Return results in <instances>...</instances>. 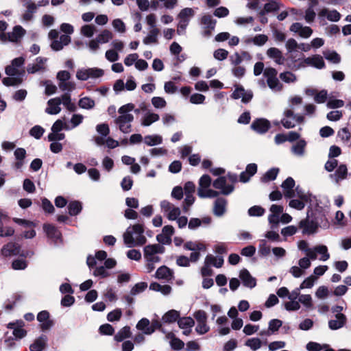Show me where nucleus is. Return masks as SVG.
Returning a JSON list of instances; mask_svg holds the SVG:
<instances>
[{"label":"nucleus","mask_w":351,"mask_h":351,"mask_svg":"<svg viewBox=\"0 0 351 351\" xmlns=\"http://www.w3.org/2000/svg\"><path fill=\"white\" fill-rule=\"evenodd\" d=\"M25 62V58L19 57L14 58L11 64L5 67V73L9 76L3 79L2 82L4 85L16 86L21 83L22 76L25 71L21 69V66Z\"/></svg>","instance_id":"1"},{"label":"nucleus","mask_w":351,"mask_h":351,"mask_svg":"<svg viewBox=\"0 0 351 351\" xmlns=\"http://www.w3.org/2000/svg\"><path fill=\"white\" fill-rule=\"evenodd\" d=\"M134 109V104L132 103L123 105L118 109L119 115L115 118L114 123L119 130L124 134H128L132 131V123L134 117L130 112Z\"/></svg>","instance_id":"2"},{"label":"nucleus","mask_w":351,"mask_h":351,"mask_svg":"<svg viewBox=\"0 0 351 351\" xmlns=\"http://www.w3.org/2000/svg\"><path fill=\"white\" fill-rule=\"evenodd\" d=\"M144 228L141 224H135L127 228L123 234L124 243L128 247L141 246L147 242L143 234Z\"/></svg>","instance_id":"3"},{"label":"nucleus","mask_w":351,"mask_h":351,"mask_svg":"<svg viewBox=\"0 0 351 351\" xmlns=\"http://www.w3.org/2000/svg\"><path fill=\"white\" fill-rule=\"evenodd\" d=\"M304 121V116L294 114L291 108L285 109L283 117L280 120L281 124L286 129L293 128L297 124L303 123Z\"/></svg>","instance_id":"4"},{"label":"nucleus","mask_w":351,"mask_h":351,"mask_svg":"<svg viewBox=\"0 0 351 351\" xmlns=\"http://www.w3.org/2000/svg\"><path fill=\"white\" fill-rule=\"evenodd\" d=\"M211 184V178L208 175L202 176L199 180L197 194L201 198L215 197L219 195L216 191L209 189Z\"/></svg>","instance_id":"5"},{"label":"nucleus","mask_w":351,"mask_h":351,"mask_svg":"<svg viewBox=\"0 0 351 351\" xmlns=\"http://www.w3.org/2000/svg\"><path fill=\"white\" fill-rule=\"evenodd\" d=\"M195 11L193 8H186L179 12L178 15V23L177 27V33L182 35L185 33V30L189 23L190 20L193 17Z\"/></svg>","instance_id":"6"},{"label":"nucleus","mask_w":351,"mask_h":351,"mask_svg":"<svg viewBox=\"0 0 351 351\" xmlns=\"http://www.w3.org/2000/svg\"><path fill=\"white\" fill-rule=\"evenodd\" d=\"M104 71L99 68H81L76 71V78L80 81L94 80L102 77Z\"/></svg>","instance_id":"7"},{"label":"nucleus","mask_w":351,"mask_h":351,"mask_svg":"<svg viewBox=\"0 0 351 351\" xmlns=\"http://www.w3.org/2000/svg\"><path fill=\"white\" fill-rule=\"evenodd\" d=\"M165 252V247L160 244H152L146 245L143 249L144 258L145 261L160 262V258L158 254Z\"/></svg>","instance_id":"8"},{"label":"nucleus","mask_w":351,"mask_h":351,"mask_svg":"<svg viewBox=\"0 0 351 351\" xmlns=\"http://www.w3.org/2000/svg\"><path fill=\"white\" fill-rule=\"evenodd\" d=\"M67 125L62 119H58L54 122L51 128V132L49 134L47 138L49 141H62L65 138V134L62 133L61 131L64 129Z\"/></svg>","instance_id":"9"},{"label":"nucleus","mask_w":351,"mask_h":351,"mask_svg":"<svg viewBox=\"0 0 351 351\" xmlns=\"http://www.w3.org/2000/svg\"><path fill=\"white\" fill-rule=\"evenodd\" d=\"M24 34L25 29L21 26L17 25L14 27L12 32L0 34V40L3 43L7 41L16 43L23 37Z\"/></svg>","instance_id":"10"},{"label":"nucleus","mask_w":351,"mask_h":351,"mask_svg":"<svg viewBox=\"0 0 351 351\" xmlns=\"http://www.w3.org/2000/svg\"><path fill=\"white\" fill-rule=\"evenodd\" d=\"M300 67L313 66L318 69L324 68L325 63L323 58L319 55H313L312 56L302 59L299 64Z\"/></svg>","instance_id":"11"},{"label":"nucleus","mask_w":351,"mask_h":351,"mask_svg":"<svg viewBox=\"0 0 351 351\" xmlns=\"http://www.w3.org/2000/svg\"><path fill=\"white\" fill-rule=\"evenodd\" d=\"M13 221L27 229L23 232V237L25 239H32L36 236L34 228L36 226V223L35 222L19 218H14Z\"/></svg>","instance_id":"12"},{"label":"nucleus","mask_w":351,"mask_h":351,"mask_svg":"<svg viewBox=\"0 0 351 351\" xmlns=\"http://www.w3.org/2000/svg\"><path fill=\"white\" fill-rule=\"evenodd\" d=\"M289 30L301 38H308L313 34V29L308 26H304L301 23H293L289 27Z\"/></svg>","instance_id":"13"},{"label":"nucleus","mask_w":351,"mask_h":351,"mask_svg":"<svg viewBox=\"0 0 351 351\" xmlns=\"http://www.w3.org/2000/svg\"><path fill=\"white\" fill-rule=\"evenodd\" d=\"M173 234L174 228L172 226H165L162 232L156 236V240L162 245H169L171 243V237Z\"/></svg>","instance_id":"14"},{"label":"nucleus","mask_w":351,"mask_h":351,"mask_svg":"<svg viewBox=\"0 0 351 351\" xmlns=\"http://www.w3.org/2000/svg\"><path fill=\"white\" fill-rule=\"evenodd\" d=\"M213 186L215 189L220 190L221 194L226 195L230 194L234 191L233 185L227 184L225 177H219L216 179L213 182Z\"/></svg>","instance_id":"15"},{"label":"nucleus","mask_w":351,"mask_h":351,"mask_svg":"<svg viewBox=\"0 0 351 351\" xmlns=\"http://www.w3.org/2000/svg\"><path fill=\"white\" fill-rule=\"evenodd\" d=\"M253 97V93L250 90H245L241 86L236 87L232 93V97L234 99H241L242 102L248 103Z\"/></svg>","instance_id":"16"},{"label":"nucleus","mask_w":351,"mask_h":351,"mask_svg":"<svg viewBox=\"0 0 351 351\" xmlns=\"http://www.w3.org/2000/svg\"><path fill=\"white\" fill-rule=\"evenodd\" d=\"M25 323L23 320H16L8 324V328L13 330V335L16 338L21 339L26 336L27 332L23 329Z\"/></svg>","instance_id":"17"},{"label":"nucleus","mask_w":351,"mask_h":351,"mask_svg":"<svg viewBox=\"0 0 351 351\" xmlns=\"http://www.w3.org/2000/svg\"><path fill=\"white\" fill-rule=\"evenodd\" d=\"M318 16L321 21L326 18L332 22H337L341 19V14L337 10H329L328 8L322 9L318 13Z\"/></svg>","instance_id":"18"},{"label":"nucleus","mask_w":351,"mask_h":351,"mask_svg":"<svg viewBox=\"0 0 351 351\" xmlns=\"http://www.w3.org/2000/svg\"><path fill=\"white\" fill-rule=\"evenodd\" d=\"M251 128L256 132L263 134L269 129L270 123L265 119H257L252 122Z\"/></svg>","instance_id":"19"},{"label":"nucleus","mask_w":351,"mask_h":351,"mask_svg":"<svg viewBox=\"0 0 351 351\" xmlns=\"http://www.w3.org/2000/svg\"><path fill=\"white\" fill-rule=\"evenodd\" d=\"M61 100L60 97H55L47 101V107L45 112L49 114H58L61 111Z\"/></svg>","instance_id":"20"},{"label":"nucleus","mask_w":351,"mask_h":351,"mask_svg":"<svg viewBox=\"0 0 351 351\" xmlns=\"http://www.w3.org/2000/svg\"><path fill=\"white\" fill-rule=\"evenodd\" d=\"M295 186L294 180L289 177L287 178L282 184L284 195L287 198L295 197V191L293 187Z\"/></svg>","instance_id":"21"},{"label":"nucleus","mask_w":351,"mask_h":351,"mask_svg":"<svg viewBox=\"0 0 351 351\" xmlns=\"http://www.w3.org/2000/svg\"><path fill=\"white\" fill-rule=\"evenodd\" d=\"M239 278H241L243 285L247 287L252 289L256 285V279L252 277L250 272L245 269L241 270Z\"/></svg>","instance_id":"22"},{"label":"nucleus","mask_w":351,"mask_h":351,"mask_svg":"<svg viewBox=\"0 0 351 351\" xmlns=\"http://www.w3.org/2000/svg\"><path fill=\"white\" fill-rule=\"evenodd\" d=\"M37 319L40 323V328L43 330L49 329L53 324L49 319V313L46 311L40 312L37 315Z\"/></svg>","instance_id":"23"},{"label":"nucleus","mask_w":351,"mask_h":351,"mask_svg":"<svg viewBox=\"0 0 351 351\" xmlns=\"http://www.w3.org/2000/svg\"><path fill=\"white\" fill-rule=\"evenodd\" d=\"M267 56L272 59L278 64H283L285 63V58L280 49L276 47H271L267 50Z\"/></svg>","instance_id":"24"},{"label":"nucleus","mask_w":351,"mask_h":351,"mask_svg":"<svg viewBox=\"0 0 351 351\" xmlns=\"http://www.w3.org/2000/svg\"><path fill=\"white\" fill-rule=\"evenodd\" d=\"M47 59L45 58L38 57L36 61L31 64H29L27 71L29 73H34L36 72L43 71L45 69V64Z\"/></svg>","instance_id":"25"},{"label":"nucleus","mask_w":351,"mask_h":351,"mask_svg":"<svg viewBox=\"0 0 351 351\" xmlns=\"http://www.w3.org/2000/svg\"><path fill=\"white\" fill-rule=\"evenodd\" d=\"M300 227L302 228V233L304 234H311L316 232L317 225L313 221L308 219H303L300 222Z\"/></svg>","instance_id":"26"},{"label":"nucleus","mask_w":351,"mask_h":351,"mask_svg":"<svg viewBox=\"0 0 351 351\" xmlns=\"http://www.w3.org/2000/svg\"><path fill=\"white\" fill-rule=\"evenodd\" d=\"M71 42V37L69 35L63 34L61 35L59 39H56L52 41L51 44V47L52 49L55 51H60L63 49V47Z\"/></svg>","instance_id":"27"},{"label":"nucleus","mask_w":351,"mask_h":351,"mask_svg":"<svg viewBox=\"0 0 351 351\" xmlns=\"http://www.w3.org/2000/svg\"><path fill=\"white\" fill-rule=\"evenodd\" d=\"M262 1H265V5L264 10L260 12L261 16L264 15L265 12L278 11L281 8V3L278 0H262Z\"/></svg>","instance_id":"28"},{"label":"nucleus","mask_w":351,"mask_h":351,"mask_svg":"<svg viewBox=\"0 0 351 351\" xmlns=\"http://www.w3.org/2000/svg\"><path fill=\"white\" fill-rule=\"evenodd\" d=\"M19 254L20 247L14 243H9L1 249V254L4 256H12Z\"/></svg>","instance_id":"29"},{"label":"nucleus","mask_w":351,"mask_h":351,"mask_svg":"<svg viewBox=\"0 0 351 351\" xmlns=\"http://www.w3.org/2000/svg\"><path fill=\"white\" fill-rule=\"evenodd\" d=\"M160 119L158 114L152 111L147 112L141 118V123L143 126L148 127L152 123L158 121Z\"/></svg>","instance_id":"30"},{"label":"nucleus","mask_w":351,"mask_h":351,"mask_svg":"<svg viewBox=\"0 0 351 351\" xmlns=\"http://www.w3.org/2000/svg\"><path fill=\"white\" fill-rule=\"evenodd\" d=\"M306 142L304 139H300L293 144L291 148V153L298 157H302L305 154Z\"/></svg>","instance_id":"31"},{"label":"nucleus","mask_w":351,"mask_h":351,"mask_svg":"<svg viewBox=\"0 0 351 351\" xmlns=\"http://www.w3.org/2000/svg\"><path fill=\"white\" fill-rule=\"evenodd\" d=\"M348 176V169L346 165H340L336 169L334 174L330 175V178L335 180L336 183L345 180Z\"/></svg>","instance_id":"32"},{"label":"nucleus","mask_w":351,"mask_h":351,"mask_svg":"<svg viewBox=\"0 0 351 351\" xmlns=\"http://www.w3.org/2000/svg\"><path fill=\"white\" fill-rule=\"evenodd\" d=\"M47 343V337L46 335H41L36 339L29 346L31 351H43Z\"/></svg>","instance_id":"33"},{"label":"nucleus","mask_w":351,"mask_h":351,"mask_svg":"<svg viewBox=\"0 0 351 351\" xmlns=\"http://www.w3.org/2000/svg\"><path fill=\"white\" fill-rule=\"evenodd\" d=\"M346 316L342 313H338L335 316V319L329 321L328 326L332 330H337L342 328L346 323Z\"/></svg>","instance_id":"34"},{"label":"nucleus","mask_w":351,"mask_h":351,"mask_svg":"<svg viewBox=\"0 0 351 351\" xmlns=\"http://www.w3.org/2000/svg\"><path fill=\"white\" fill-rule=\"evenodd\" d=\"M227 202L224 198H217L214 204L213 213L217 217L222 216L226 212Z\"/></svg>","instance_id":"35"},{"label":"nucleus","mask_w":351,"mask_h":351,"mask_svg":"<svg viewBox=\"0 0 351 351\" xmlns=\"http://www.w3.org/2000/svg\"><path fill=\"white\" fill-rule=\"evenodd\" d=\"M313 251L315 254H319V260L321 261H326L330 258V254L326 245H318L313 247Z\"/></svg>","instance_id":"36"},{"label":"nucleus","mask_w":351,"mask_h":351,"mask_svg":"<svg viewBox=\"0 0 351 351\" xmlns=\"http://www.w3.org/2000/svg\"><path fill=\"white\" fill-rule=\"evenodd\" d=\"M136 328L143 332L145 335H151L154 332V328L150 326L149 319L146 318L141 319L136 324Z\"/></svg>","instance_id":"37"},{"label":"nucleus","mask_w":351,"mask_h":351,"mask_svg":"<svg viewBox=\"0 0 351 351\" xmlns=\"http://www.w3.org/2000/svg\"><path fill=\"white\" fill-rule=\"evenodd\" d=\"M159 32L160 31L158 28L151 29L148 34L143 38V43L145 45L158 43V36Z\"/></svg>","instance_id":"38"},{"label":"nucleus","mask_w":351,"mask_h":351,"mask_svg":"<svg viewBox=\"0 0 351 351\" xmlns=\"http://www.w3.org/2000/svg\"><path fill=\"white\" fill-rule=\"evenodd\" d=\"M298 250L304 252L307 256H310V258H312V261L317 259V256L314 254L313 248H310L308 247V243L306 241L302 240L298 241Z\"/></svg>","instance_id":"39"},{"label":"nucleus","mask_w":351,"mask_h":351,"mask_svg":"<svg viewBox=\"0 0 351 351\" xmlns=\"http://www.w3.org/2000/svg\"><path fill=\"white\" fill-rule=\"evenodd\" d=\"M172 276L171 270L166 266L160 267L156 271L155 277L158 279L169 280Z\"/></svg>","instance_id":"40"},{"label":"nucleus","mask_w":351,"mask_h":351,"mask_svg":"<svg viewBox=\"0 0 351 351\" xmlns=\"http://www.w3.org/2000/svg\"><path fill=\"white\" fill-rule=\"evenodd\" d=\"M43 229L47 237L51 239H58L60 237L59 230L51 224H44Z\"/></svg>","instance_id":"41"},{"label":"nucleus","mask_w":351,"mask_h":351,"mask_svg":"<svg viewBox=\"0 0 351 351\" xmlns=\"http://www.w3.org/2000/svg\"><path fill=\"white\" fill-rule=\"evenodd\" d=\"M101 44H105L111 40L113 38V34L111 31L104 29L95 37Z\"/></svg>","instance_id":"42"},{"label":"nucleus","mask_w":351,"mask_h":351,"mask_svg":"<svg viewBox=\"0 0 351 351\" xmlns=\"http://www.w3.org/2000/svg\"><path fill=\"white\" fill-rule=\"evenodd\" d=\"M60 97L61 104L69 111L74 112L76 110L77 107L74 103L71 101L70 95L66 93L62 95Z\"/></svg>","instance_id":"43"},{"label":"nucleus","mask_w":351,"mask_h":351,"mask_svg":"<svg viewBox=\"0 0 351 351\" xmlns=\"http://www.w3.org/2000/svg\"><path fill=\"white\" fill-rule=\"evenodd\" d=\"M295 197H299L300 199L305 200V201H309L310 202V207L311 209L313 207V205L312 204L313 202H316L317 199L315 197L312 196L311 195H307L305 193H304L298 186L295 188Z\"/></svg>","instance_id":"44"},{"label":"nucleus","mask_w":351,"mask_h":351,"mask_svg":"<svg viewBox=\"0 0 351 351\" xmlns=\"http://www.w3.org/2000/svg\"><path fill=\"white\" fill-rule=\"evenodd\" d=\"M162 142V138L158 134L147 135L144 137V143L148 146L160 145Z\"/></svg>","instance_id":"45"},{"label":"nucleus","mask_w":351,"mask_h":351,"mask_svg":"<svg viewBox=\"0 0 351 351\" xmlns=\"http://www.w3.org/2000/svg\"><path fill=\"white\" fill-rule=\"evenodd\" d=\"M84 120L83 115L80 114H73L70 119L71 125L65 126L64 130H72L80 125Z\"/></svg>","instance_id":"46"},{"label":"nucleus","mask_w":351,"mask_h":351,"mask_svg":"<svg viewBox=\"0 0 351 351\" xmlns=\"http://www.w3.org/2000/svg\"><path fill=\"white\" fill-rule=\"evenodd\" d=\"M95 101L88 97H82L78 101L79 107L85 110L93 109L95 107Z\"/></svg>","instance_id":"47"},{"label":"nucleus","mask_w":351,"mask_h":351,"mask_svg":"<svg viewBox=\"0 0 351 351\" xmlns=\"http://www.w3.org/2000/svg\"><path fill=\"white\" fill-rule=\"evenodd\" d=\"M206 264H209L210 266L213 265L219 268L223 264V258L221 256H214L213 255L209 254L206 257Z\"/></svg>","instance_id":"48"},{"label":"nucleus","mask_w":351,"mask_h":351,"mask_svg":"<svg viewBox=\"0 0 351 351\" xmlns=\"http://www.w3.org/2000/svg\"><path fill=\"white\" fill-rule=\"evenodd\" d=\"M184 248L191 251H205L206 246L201 242L189 241L184 245Z\"/></svg>","instance_id":"49"},{"label":"nucleus","mask_w":351,"mask_h":351,"mask_svg":"<svg viewBox=\"0 0 351 351\" xmlns=\"http://www.w3.org/2000/svg\"><path fill=\"white\" fill-rule=\"evenodd\" d=\"M180 317V312L176 310H170L167 312L162 318L165 323H172L176 322Z\"/></svg>","instance_id":"50"},{"label":"nucleus","mask_w":351,"mask_h":351,"mask_svg":"<svg viewBox=\"0 0 351 351\" xmlns=\"http://www.w3.org/2000/svg\"><path fill=\"white\" fill-rule=\"evenodd\" d=\"M130 328L129 326H124L114 335V339L115 341L121 342L130 337Z\"/></svg>","instance_id":"51"},{"label":"nucleus","mask_w":351,"mask_h":351,"mask_svg":"<svg viewBox=\"0 0 351 351\" xmlns=\"http://www.w3.org/2000/svg\"><path fill=\"white\" fill-rule=\"evenodd\" d=\"M202 29H215L216 21L210 15H204L201 19Z\"/></svg>","instance_id":"52"},{"label":"nucleus","mask_w":351,"mask_h":351,"mask_svg":"<svg viewBox=\"0 0 351 351\" xmlns=\"http://www.w3.org/2000/svg\"><path fill=\"white\" fill-rule=\"evenodd\" d=\"M267 36L265 34H258L255 36L254 38L247 39L245 42L247 43H252L257 46H263L267 43Z\"/></svg>","instance_id":"53"},{"label":"nucleus","mask_w":351,"mask_h":351,"mask_svg":"<svg viewBox=\"0 0 351 351\" xmlns=\"http://www.w3.org/2000/svg\"><path fill=\"white\" fill-rule=\"evenodd\" d=\"M96 32V27L93 25H84L80 28V34L86 38H91Z\"/></svg>","instance_id":"54"},{"label":"nucleus","mask_w":351,"mask_h":351,"mask_svg":"<svg viewBox=\"0 0 351 351\" xmlns=\"http://www.w3.org/2000/svg\"><path fill=\"white\" fill-rule=\"evenodd\" d=\"M178 326L182 329L192 328L194 326V320L190 317L180 318L178 321Z\"/></svg>","instance_id":"55"},{"label":"nucleus","mask_w":351,"mask_h":351,"mask_svg":"<svg viewBox=\"0 0 351 351\" xmlns=\"http://www.w3.org/2000/svg\"><path fill=\"white\" fill-rule=\"evenodd\" d=\"M245 345L253 351H256L262 346V341L260 339L254 337L248 339L245 341Z\"/></svg>","instance_id":"56"},{"label":"nucleus","mask_w":351,"mask_h":351,"mask_svg":"<svg viewBox=\"0 0 351 351\" xmlns=\"http://www.w3.org/2000/svg\"><path fill=\"white\" fill-rule=\"evenodd\" d=\"M69 213L73 216L79 214L82 210V204L77 201L71 202L68 206Z\"/></svg>","instance_id":"57"},{"label":"nucleus","mask_w":351,"mask_h":351,"mask_svg":"<svg viewBox=\"0 0 351 351\" xmlns=\"http://www.w3.org/2000/svg\"><path fill=\"white\" fill-rule=\"evenodd\" d=\"M324 56L326 60L335 64H337L341 61L340 56L333 51H324Z\"/></svg>","instance_id":"58"},{"label":"nucleus","mask_w":351,"mask_h":351,"mask_svg":"<svg viewBox=\"0 0 351 351\" xmlns=\"http://www.w3.org/2000/svg\"><path fill=\"white\" fill-rule=\"evenodd\" d=\"M316 281L317 277L313 275H311L302 281L300 285V289H311L314 286Z\"/></svg>","instance_id":"59"},{"label":"nucleus","mask_w":351,"mask_h":351,"mask_svg":"<svg viewBox=\"0 0 351 351\" xmlns=\"http://www.w3.org/2000/svg\"><path fill=\"white\" fill-rule=\"evenodd\" d=\"M299 303L302 304L306 308H311L313 307V299L309 294H302L299 297Z\"/></svg>","instance_id":"60"},{"label":"nucleus","mask_w":351,"mask_h":351,"mask_svg":"<svg viewBox=\"0 0 351 351\" xmlns=\"http://www.w3.org/2000/svg\"><path fill=\"white\" fill-rule=\"evenodd\" d=\"M267 84L269 88L274 92H280L282 89V84L280 82L277 76L272 80H269Z\"/></svg>","instance_id":"61"},{"label":"nucleus","mask_w":351,"mask_h":351,"mask_svg":"<svg viewBox=\"0 0 351 351\" xmlns=\"http://www.w3.org/2000/svg\"><path fill=\"white\" fill-rule=\"evenodd\" d=\"M100 45L101 44L96 38L90 40L86 43V46L88 48L89 51L92 53H96L98 52L100 49Z\"/></svg>","instance_id":"62"},{"label":"nucleus","mask_w":351,"mask_h":351,"mask_svg":"<svg viewBox=\"0 0 351 351\" xmlns=\"http://www.w3.org/2000/svg\"><path fill=\"white\" fill-rule=\"evenodd\" d=\"M285 48L288 53H293L298 50V43L294 38H289L285 43Z\"/></svg>","instance_id":"63"},{"label":"nucleus","mask_w":351,"mask_h":351,"mask_svg":"<svg viewBox=\"0 0 351 351\" xmlns=\"http://www.w3.org/2000/svg\"><path fill=\"white\" fill-rule=\"evenodd\" d=\"M337 137L343 143H348L351 138V133L346 128H341L337 132Z\"/></svg>","instance_id":"64"}]
</instances>
